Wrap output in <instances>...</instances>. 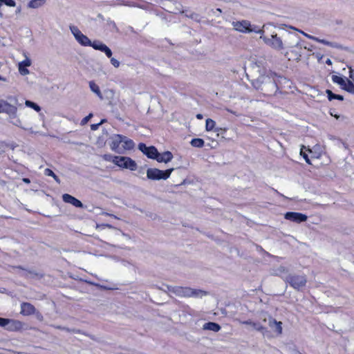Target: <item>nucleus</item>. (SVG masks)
<instances>
[{
    "mask_svg": "<svg viewBox=\"0 0 354 354\" xmlns=\"http://www.w3.org/2000/svg\"><path fill=\"white\" fill-rule=\"evenodd\" d=\"M289 81L276 73L270 71L267 75H260L253 83L254 87L260 89L266 95H275L281 88L283 83H288Z\"/></svg>",
    "mask_w": 354,
    "mask_h": 354,
    "instance_id": "f257e3e1",
    "label": "nucleus"
},
{
    "mask_svg": "<svg viewBox=\"0 0 354 354\" xmlns=\"http://www.w3.org/2000/svg\"><path fill=\"white\" fill-rule=\"evenodd\" d=\"M167 291L180 297H202L207 294L200 289H193L189 287L167 286Z\"/></svg>",
    "mask_w": 354,
    "mask_h": 354,
    "instance_id": "f03ea898",
    "label": "nucleus"
},
{
    "mask_svg": "<svg viewBox=\"0 0 354 354\" xmlns=\"http://www.w3.org/2000/svg\"><path fill=\"white\" fill-rule=\"evenodd\" d=\"M285 282L288 283L295 290L299 291L303 289L307 283L306 275H299L296 274H288L283 277Z\"/></svg>",
    "mask_w": 354,
    "mask_h": 354,
    "instance_id": "7ed1b4c3",
    "label": "nucleus"
},
{
    "mask_svg": "<svg viewBox=\"0 0 354 354\" xmlns=\"http://www.w3.org/2000/svg\"><path fill=\"white\" fill-rule=\"evenodd\" d=\"M9 99L11 102H14L13 104L8 103L6 100H0V113H6L9 115L10 119H15L17 113V106H20L21 104L18 103V100L16 97H10Z\"/></svg>",
    "mask_w": 354,
    "mask_h": 354,
    "instance_id": "20e7f679",
    "label": "nucleus"
},
{
    "mask_svg": "<svg viewBox=\"0 0 354 354\" xmlns=\"http://www.w3.org/2000/svg\"><path fill=\"white\" fill-rule=\"evenodd\" d=\"M232 26L236 31L248 33V32H256V33H263V30L259 29L257 26L252 27L250 22L248 20H242L232 22Z\"/></svg>",
    "mask_w": 354,
    "mask_h": 354,
    "instance_id": "39448f33",
    "label": "nucleus"
},
{
    "mask_svg": "<svg viewBox=\"0 0 354 354\" xmlns=\"http://www.w3.org/2000/svg\"><path fill=\"white\" fill-rule=\"evenodd\" d=\"M260 39H261L265 44L275 50H280L283 49V32L280 36H278L277 33L272 32L270 35V37L261 35Z\"/></svg>",
    "mask_w": 354,
    "mask_h": 354,
    "instance_id": "423d86ee",
    "label": "nucleus"
},
{
    "mask_svg": "<svg viewBox=\"0 0 354 354\" xmlns=\"http://www.w3.org/2000/svg\"><path fill=\"white\" fill-rule=\"evenodd\" d=\"M174 170V168H170L165 171L157 168H149L147 170V177L151 180H167L169 178Z\"/></svg>",
    "mask_w": 354,
    "mask_h": 354,
    "instance_id": "0eeeda50",
    "label": "nucleus"
},
{
    "mask_svg": "<svg viewBox=\"0 0 354 354\" xmlns=\"http://www.w3.org/2000/svg\"><path fill=\"white\" fill-rule=\"evenodd\" d=\"M283 48L300 47V38L299 35L293 32H283Z\"/></svg>",
    "mask_w": 354,
    "mask_h": 354,
    "instance_id": "6e6552de",
    "label": "nucleus"
},
{
    "mask_svg": "<svg viewBox=\"0 0 354 354\" xmlns=\"http://www.w3.org/2000/svg\"><path fill=\"white\" fill-rule=\"evenodd\" d=\"M112 161L120 167L128 169L131 171H136L137 169L136 162L129 157L114 156Z\"/></svg>",
    "mask_w": 354,
    "mask_h": 354,
    "instance_id": "1a4fd4ad",
    "label": "nucleus"
},
{
    "mask_svg": "<svg viewBox=\"0 0 354 354\" xmlns=\"http://www.w3.org/2000/svg\"><path fill=\"white\" fill-rule=\"evenodd\" d=\"M70 30L75 37V39L82 46H88L91 44V41L88 37L84 35L77 26H71Z\"/></svg>",
    "mask_w": 354,
    "mask_h": 354,
    "instance_id": "9d476101",
    "label": "nucleus"
},
{
    "mask_svg": "<svg viewBox=\"0 0 354 354\" xmlns=\"http://www.w3.org/2000/svg\"><path fill=\"white\" fill-rule=\"evenodd\" d=\"M284 218L290 221L300 223L304 222L307 220L308 216L302 213L299 212H286L284 215Z\"/></svg>",
    "mask_w": 354,
    "mask_h": 354,
    "instance_id": "9b49d317",
    "label": "nucleus"
},
{
    "mask_svg": "<svg viewBox=\"0 0 354 354\" xmlns=\"http://www.w3.org/2000/svg\"><path fill=\"white\" fill-rule=\"evenodd\" d=\"M24 327V323L15 319H7V322L6 323V326H3L6 330L10 331H17L20 330Z\"/></svg>",
    "mask_w": 354,
    "mask_h": 354,
    "instance_id": "f8f14e48",
    "label": "nucleus"
},
{
    "mask_svg": "<svg viewBox=\"0 0 354 354\" xmlns=\"http://www.w3.org/2000/svg\"><path fill=\"white\" fill-rule=\"evenodd\" d=\"M123 136L120 134L114 135L111 140V148L113 151L117 153H121L122 147H120V145L122 144Z\"/></svg>",
    "mask_w": 354,
    "mask_h": 354,
    "instance_id": "ddd939ff",
    "label": "nucleus"
},
{
    "mask_svg": "<svg viewBox=\"0 0 354 354\" xmlns=\"http://www.w3.org/2000/svg\"><path fill=\"white\" fill-rule=\"evenodd\" d=\"M36 313L35 307L30 303L23 302L21 304L20 313L24 316H30Z\"/></svg>",
    "mask_w": 354,
    "mask_h": 354,
    "instance_id": "4468645a",
    "label": "nucleus"
},
{
    "mask_svg": "<svg viewBox=\"0 0 354 354\" xmlns=\"http://www.w3.org/2000/svg\"><path fill=\"white\" fill-rule=\"evenodd\" d=\"M62 200L64 203L71 204L76 207L82 208L84 207L82 203L80 200L68 194H63Z\"/></svg>",
    "mask_w": 354,
    "mask_h": 354,
    "instance_id": "2eb2a0df",
    "label": "nucleus"
},
{
    "mask_svg": "<svg viewBox=\"0 0 354 354\" xmlns=\"http://www.w3.org/2000/svg\"><path fill=\"white\" fill-rule=\"evenodd\" d=\"M242 324L250 325L254 328V330L262 333L263 336L268 332L267 328L262 326L260 323L252 322V320H246L241 322Z\"/></svg>",
    "mask_w": 354,
    "mask_h": 354,
    "instance_id": "dca6fc26",
    "label": "nucleus"
},
{
    "mask_svg": "<svg viewBox=\"0 0 354 354\" xmlns=\"http://www.w3.org/2000/svg\"><path fill=\"white\" fill-rule=\"evenodd\" d=\"M300 32L304 34L308 38H309L310 39H313V40H315V41H317L319 43L323 44L324 45H326V46H330V47H333V48H341V46L339 44H338L337 43L330 42V41L325 40V39H322L315 37L314 36L309 35L304 32L303 31H300Z\"/></svg>",
    "mask_w": 354,
    "mask_h": 354,
    "instance_id": "f3484780",
    "label": "nucleus"
},
{
    "mask_svg": "<svg viewBox=\"0 0 354 354\" xmlns=\"http://www.w3.org/2000/svg\"><path fill=\"white\" fill-rule=\"evenodd\" d=\"M173 158V154L171 151H167L163 152L162 153H160L158 152V154L156 157V160L158 162H165L167 163L170 162Z\"/></svg>",
    "mask_w": 354,
    "mask_h": 354,
    "instance_id": "a211bd4d",
    "label": "nucleus"
},
{
    "mask_svg": "<svg viewBox=\"0 0 354 354\" xmlns=\"http://www.w3.org/2000/svg\"><path fill=\"white\" fill-rule=\"evenodd\" d=\"M203 330H212L214 332H218L221 330V326L215 322H207L205 323L203 326Z\"/></svg>",
    "mask_w": 354,
    "mask_h": 354,
    "instance_id": "6ab92c4d",
    "label": "nucleus"
},
{
    "mask_svg": "<svg viewBox=\"0 0 354 354\" xmlns=\"http://www.w3.org/2000/svg\"><path fill=\"white\" fill-rule=\"evenodd\" d=\"M158 154L157 149L153 146L149 147L147 151L145 152V155L151 159L156 160Z\"/></svg>",
    "mask_w": 354,
    "mask_h": 354,
    "instance_id": "aec40b11",
    "label": "nucleus"
},
{
    "mask_svg": "<svg viewBox=\"0 0 354 354\" xmlns=\"http://www.w3.org/2000/svg\"><path fill=\"white\" fill-rule=\"evenodd\" d=\"M122 139V149H132L134 147V142L132 140L129 139L127 137L123 136Z\"/></svg>",
    "mask_w": 354,
    "mask_h": 354,
    "instance_id": "412c9836",
    "label": "nucleus"
},
{
    "mask_svg": "<svg viewBox=\"0 0 354 354\" xmlns=\"http://www.w3.org/2000/svg\"><path fill=\"white\" fill-rule=\"evenodd\" d=\"M182 14H185V16L189 19H192L197 22L201 21V17L198 14L194 12H187V10H183L180 12Z\"/></svg>",
    "mask_w": 354,
    "mask_h": 354,
    "instance_id": "4be33fe9",
    "label": "nucleus"
},
{
    "mask_svg": "<svg viewBox=\"0 0 354 354\" xmlns=\"http://www.w3.org/2000/svg\"><path fill=\"white\" fill-rule=\"evenodd\" d=\"M342 88L350 93H354V84L348 79H346L344 85L342 86Z\"/></svg>",
    "mask_w": 354,
    "mask_h": 354,
    "instance_id": "5701e85b",
    "label": "nucleus"
},
{
    "mask_svg": "<svg viewBox=\"0 0 354 354\" xmlns=\"http://www.w3.org/2000/svg\"><path fill=\"white\" fill-rule=\"evenodd\" d=\"M89 87L91 90L95 93L101 100L103 99L102 95L101 93L100 89L99 86L93 81L89 82Z\"/></svg>",
    "mask_w": 354,
    "mask_h": 354,
    "instance_id": "b1692460",
    "label": "nucleus"
},
{
    "mask_svg": "<svg viewBox=\"0 0 354 354\" xmlns=\"http://www.w3.org/2000/svg\"><path fill=\"white\" fill-rule=\"evenodd\" d=\"M44 3V0H31L28 3V7L29 8H38L41 7Z\"/></svg>",
    "mask_w": 354,
    "mask_h": 354,
    "instance_id": "393cba45",
    "label": "nucleus"
},
{
    "mask_svg": "<svg viewBox=\"0 0 354 354\" xmlns=\"http://www.w3.org/2000/svg\"><path fill=\"white\" fill-rule=\"evenodd\" d=\"M326 93H327L328 98L330 101L333 100H344V97L342 95L335 94L329 89H327Z\"/></svg>",
    "mask_w": 354,
    "mask_h": 354,
    "instance_id": "a878e982",
    "label": "nucleus"
},
{
    "mask_svg": "<svg viewBox=\"0 0 354 354\" xmlns=\"http://www.w3.org/2000/svg\"><path fill=\"white\" fill-rule=\"evenodd\" d=\"M288 268L283 266H280L275 270V274L277 276H280L282 279H283V277H284L283 274H288Z\"/></svg>",
    "mask_w": 354,
    "mask_h": 354,
    "instance_id": "bb28decb",
    "label": "nucleus"
},
{
    "mask_svg": "<svg viewBox=\"0 0 354 354\" xmlns=\"http://www.w3.org/2000/svg\"><path fill=\"white\" fill-rule=\"evenodd\" d=\"M54 327L55 328H57V329L63 330H65V331L68 332V333H81V334L86 335L84 333L82 332L80 330L75 329V328H72L71 329V328H67V327L61 326H55Z\"/></svg>",
    "mask_w": 354,
    "mask_h": 354,
    "instance_id": "cd10ccee",
    "label": "nucleus"
},
{
    "mask_svg": "<svg viewBox=\"0 0 354 354\" xmlns=\"http://www.w3.org/2000/svg\"><path fill=\"white\" fill-rule=\"evenodd\" d=\"M190 143L194 147L201 148L204 146V140L201 138H194Z\"/></svg>",
    "mask_w": 354,
    "mask_h": 354,
    "instance_id": "c85d7f7f",
    "label": "nucleus"
},
{
    "mask_svg": "<svg viewBox=\"0 0 354 354\" xmlns=\"http://www.w3.org/2000/svg\"><path fill=\"white\" fill-rule=\"evenodd\" d=\"M215 126H216V122L214 120H213L210 118H208L206 120V124H205L206 131H213L214 129L215 128Z\"/></svg>",
    "mask_w": 354,
    "mask_h": 354,
    "instance_id": "c756f323",
    "label": "nucleus"
},
{
    "mask_svg": "<svg viewBox=\"0 0 354 354\" xmlns=\"http://www.w3.org/2000/svg\"><path fill=\"white\" fill-rule=\"evenodd\" d=\"M104 46L105 44L100 41H94L93 42L91 41V44L88 46H92L95 50L102 51Z\"/></svg>",
    "mask_w": 354,
    "mask_h": 354,
    "instance_id": "7c9ffc66",
    "label": "nucleus"
},
{
    "mask_svg": "<svg viewBox=\"0 0 354 354\" xmlns=\"http://www.w3.org/2000/svg\"><path fill=\"white\" fill-rule=\"evenodd\" d=\"M44 174L53 177L57 183H60V179L51 169L48 168L44 170Z\"/></svg>",
    "mask_w": 354,
    "mask_h": 354,
    "instance_id": "2f4dec72",
    "label": "nucleus"
},
{
    "mask_svg": "<svg viewBox=\"0 0 354 354\" xmlns=\"http://www.w3.org/2000/svg\"><path fill=\"white\" fill-rule=\"evenodd\" d=\"M272 323L274 324V330L277 332L278 335L282 334V322L277 321H272Z\"/></svg>",
    "mask_w": 354,
    "mask_h": 354,
    "instance_id": "473e14b6",
    "label": "nucleus"
},
{
    "mask_svg": "<svg viewBox=\"0 0 354 354\" xmlns=\"http://www.w3.org/2000/svg\"><path fill=\"white\" fill-rule=\"evenodd\" d=\"M332 80L333 82L338 84L339 85L342 87L343 85H344V83L346 82V80H344L343 77L337 75H333L332 76Z\"/></svg>",
    "mask_w": 354,
    "mask_h": 354,
    "instance_id": "72a5a7b5",
    "label": "nucleus"
},
{
    "mask_svg": "<svg viewBox=\"0 0 354 354\" xmlns=\"http://www.w3.org/2000/svg\"><path fill=\"white\" fill-rule=\"evenodd\" d=\"M25 104L28 107L32 108L36 111H39L41 110V108L39 105L30 100H26Z\"/></svg>",
    "mask_w": 354,
    "mask_h": 354,
    "instance_id": "f704fd0d",
    "label": "nucleus"
},
{
    "mask_svg": "<svg viewBox=\"0 0 354 354\" xmlns=\"http://www.w3.org/2000/svg\"><path fill=\"white\" fill-rule=\"evenodd\" d=\"M24 55L25 56L26 59L24 61L19 62V64H21V66L22 65V66H30L32 64L31 60L26 55V53L24 52Z\"/></svg>",
    "mask_w": 354,
    "mask_h": 354,
    "instance_id": "c9c22d12",
    "label": "nucleus"
},
{
    "mask_svg": "<svg viewBox=\"0 0 354 354\" xmlns=\"http://www.w3.org/2000/svg\"><path fill=\"white\" fill-rule=\"evenodd\" d=\"M19 72L21 75H26L30 73L29 70L26 66H22L21 64H18Z\"/></svg>",
    "mask_w": 354,
    "mask_h": 354,
    "instance_id": "e433bc0d",
    "label": "nucleus"
},
{
    "mask_svg": "<svg viewBox=\"0 0 354 354\" xmlns=\"http://www.w3.org/2000/svg\"><path fill=\"white\" fill-rule=\"evenodd\" d=\"M0 3L10 7H15L16 6V2L14 0H0Z\"/></svg>",
    "mask_w": 354,
    "mask_h": 354,
    "instance_id": "4c0bfd02",
    "label": "nucleus"
},
{
    "mask_svg": "<svg viewBox=\"0 0 354 354\" xmlns=\"http://www.w3.org/2000/svg\"><path fill=\"white\" fill-rule=\"evenodd\" d=\"M303 148H305V147H304V146H302V148L301 149L300 154H301V156H303V158H304V160H306V162L308 164L310 165V164H311V162H310V159H309V158H308V156L307 153H306V152H304V151H303Z\"/></svg>",
    "mask_w": 354,
    "mask_h": 354,
    "instance_id": "58836bf2",
    "label": "nucleus"
},
{
    "mask_svg": "<svg viewBox=\"0 0 354 354\" xmlns=\"http://www.w3.org/2000/svg\"><path fill=\"white\" fill-rule=\"evenodd\" d=\"M102 52H104L109 58L112 56V51L106 45L104 46Z\"/></svg>",
    "mask_w": 354,
    "mask_h": 354,
    "instance_id": "ea45409f",
    "label": "nucleus"
},
{
    "mask_svg": "<svg viewBox=\"0 0 354 354\" xmlns=\"http://www.w3.org/2000/svg\"><path fill=\"white\" fill-rule=\"evenodd\" d=\"M138 148L140 151H141L145 155V152L147 151L149 147H147L145 144L140 142L138 145Z\"/></svg>",
    "mask_w": 354,
    "mask_h": 354,
    "instance_id": "a19ab883",
    "label": "nucleus"
},
{
    "mask_svg": "<svg viewBox=\"0 0 354 354\" xmlns=\"http://www.w3.org/2000/svg\"><path fill=\"white\" fill-rule=\"evenodd\" d=\"M93 117V114L92 113H89L87 116H86L85 118H84L82 121H81V124L82 125H85L86 124H87V122L89 121V120Z\"/></svg>",
    "mask_w": 354,
    "mask_h": 354,
    "instance_id": "79ce46f5",
    "label": "nucleus"
},
{
    "mask_svg": "<svg viewBox=\"0 0 354 354\" xmlns=\"http://www.w3.org/2000/svg\"><path fill=\"white\" fill-rule=\"evenodd\" d=\"M13 120H13V121H12L11 122H12L14 125H15V126H17V127H21V128H22V129H26V128H24V127H23L21 126V120H20L19 119H18V118H17V116L16 117V118H15V119H13Z\"/></svg>",
    "mask_w": 354,
    "mask_h": 354,
    "instance_id": "37998d69",
    "label": "nucleus"
},
{
    "mask_svg": "<svg viewBox=\"0 0 354 354\" xmlns=\"http://www.w3.org/2000/svg\"><path fill=\"white\" fill-rule=\"evenodd\" d=\"M111 58V64L115 67V68H118L120 66V62L118 60H117L116 59H115L114 57H110Z\"/></svg>",
    "mask_w": 354,
    "mask_h": 354,
    "instance_id": "c03bdc74",
    "label": "nucleus"
},
{
    "mask_svg": "<svg viewBox=\"0 0 354 354\" xmlns=\"http://www.w3.org/2000/svg\"><path fill=\"white\" fill-rule=\"evenodd\" d=\"M268 321L269 326L272 328H274V324L272 323V321H277V320L275 319H274L273 317H272L271 316H269Z\"/></svg>",
    "mask_w": 354,
    "mask_h": 354,
    "instance_id": "a18cd8bd",
    "label": "nucleus"
},
{
    "mask_svg": "<svg viewBox=\"0 0 354 354\" xmlns=\"http://www.w3.org/2000/svg\"><path fill=\"white\" fill-rule=\"evenodd\" d=\"M6 322H7V318L0 317V326L1 327L5 326Z\"/></svg>",
    "mask_w": 354,
    "mask_h": 354,
    "instance_id": "49530a36",
    "label": "nucleus"
},
{
    "mask_svg": "<svg viewBox=\"0 0 354 354\" xmlns=\"http://www.w3.org/2000/svg\"><path fill=\"white\" fill-rule=\"evenodd\" d=\"M226 130H227V129H226L225 128V129H222V128H220V127H217V128H216V127H215V128L214 129V131L215 132H217V135H218V136L219 135V132H220V131L225 132V131H226Z\"/></svg>",
    "mask_w": 354,
    "mask_h": 354,
    "instance_id": "de8ad7c7",
    "label": "nucleus"
},
{
    "mask_svg": "<svg viewBox=\"0 0 354 354\" xmlns=\"http://www.w3.org/2000/svg\"><path fill=\"white\" fill-rule=\"evenodd\" d=\"M349 77L354 82V70L350 68Z\"/></svg>",
    "mask_w": 354,
    "mask_h": 354,
    "instance_id": "09e8293b",
    "label": "nucleus"
},
{
    "mask_svg": "<svg viewBox=\"0 0 354 354\" xmlns=\"http://www.w3.org/2000/svg\"><path fill=\"white\" fill-rule=\"evenodd\" d=\"M100 126V125L99 123H97V124H93L91 125V129L93 131H95V130H97L99 128Z\"/></svg>",
    "mask_w": 354,
    "mask_h": 354,
    "instance_id": "8fccbe9b",
    "label": "nucleus"
},
{
    "mask_svg": "<svg viewBox=\"0 0 354 354\" xmlns=\"http://www.w3.org/2000/svg\"><path fill=\"white\" fill-rule=\"evenodd\" d=\"M109 24L112 25V26L113 27V28L115 29L116 31H118V28H117L116 24L114 21H110Z\"/></svg>",
    "mask_w": 354,
    "mask_h": 354,
    "instance_id": "3c124183",
    "label": "nucleus"
},
{
    "mask_svg": "<svg viewBox=\"0 0 354 354\" xmlns=\"http://www.w3.org/2000/svg\"><path fill=\"white\" fill-rule=\"evenodd\" d=\"M330 115L332 116H333L334 118H335L336 119H339L340 118V115H337V114H333V113H330Z\"/></svg>",
    "mask_w": 354,
    "mask_h": 354,
    "instance_id": "603ef678",
    "label": "nucleus"
},
{
    "mask_svg": "<svg viewBox=\"0 0 354 354\" xmlns=\"http://www.w3.org/2000/svg\"><path fill=\"white\" fill-rule=\"evenodd\" d=\"M23 181L26 183H30V180L29 178H23Z\"/></svg>",
    "mask_w": 354,
    "mask_h": 354,
    "instance_id": "864d4df0",
    "label": "nucleus"
},
{
    "mask_svg": "<svg viewBox=\"0 0 354 354\" xmlns=\"http://www.w3.org/2000/svg\"><path fill=\"white\" fill-rule=\"evenodd\" d=\"M21 10V8L20 6L18 7L17 9L16 10V14L20 13Z\"/></svg>",
    "mask_w": 354,
    "mask_h": 354,
    "instance_id": "5fc2aeb1",
    "label": "nucleus"
},
{
    "mask_svg": "<svg viewBox=\"0 0 354 354\" xmlns=\"http://www.w3.org/2000/svg\"><path fill=\"white\" fill-rule=\"evenodd\" d=\"M196 118L198 119H202L203 118V115L201 114V113H198V114L196 115Z\"/></svg>",
    "mask_w": 354,
    "mask_h": 354,
    "instance_id": "6e6d98bb",
    "label": "nucleus"
},
{
    "mask_svg": "<svg viewBox=\"0 0 354 354\" xmlns=\"http://www.w3.org/2000/svg\"><path fill=\"white\" fill-rule=\"evenodd\" d=\"M2 4L0 3V8H1ZM0 17H3V13L1 12V9H0Z\"/></svg>",
    "mask_w": 354,
    "mask_h": 354,
    "instance_id": "4d7b16f0",
    "label": "nucleus"
},
{
    "mask_svg": "<svg viewBox=\"0 0 354 354\" xmlns=\"http://www.w3.org/2000/svg\"><path fill=\"white\" fill-rule=\"evenodd\" d=\"M0 80L3 81V82H6L7 81L6 77H2L1 75H0Z\"/></svg>",
    "mask_w": 354,
    "mask_h": 354,
    "instance_id": "13d9d810",
    "label": "nucleus"
},
{
    "mask_svg": "<svg viewBox=\"0 0 354 354\" xmlns=\"http://www.w3.org/2000/svg\"><path fill=\"white\" fill-rule=\"evenodd\" d=\"M106 120L105 119H102L100 122H99L100 125H101L102 124L104 123Z\"/></svg>",
    "mask_w": 354,
    "mask_h": 354,
    "instance_id": "bf43d9fd",
    "label": "nucleus"
},
{
    "mask_svg": "<svg viewBox=\"0 0 354 354\" xmlns=\"http://www.w3.org/2000/svg\"><path fill=\"white\" fill-rule=\"evenodd\" d=\"M122 235L127 239H130V236L124 233H122Z\"/></svg>",
    "mask_w": 354,
    "mask_h": 354,
    "instance_id": "052dcab7",
    "label": "nucleus"
},
{
    "mask_svg": "<svg viewBox=\"0 0 354 354\" xmlns=\"http://www.w3.org/2000/svg\"><path fill=\"white\" fill-rule=\"evenodd\" d=\"M326 63L328 64H331V61L328 59L327 61H326Z\"/></svg>",
    "mask_w": 354,
    "mask_h": 354,
    "instance_id": "680f3d73",
    "label": "nucleus"
},
{
    "mask_svg": "<svg viewBox=\"0 0 354 354\" xmlns=\"http://www.w3.org/2000/svg\"><path fill=\"white\" fill-rule=\"evenodd\" d=\"M29 273L32 275H37V274L34 273L33 272H29Z\"/></svg>",
    "mask_w": 354,
    "mask_h": 354,
    "instance_id": "e2e57ef3",
    "label": "nucleus"
},
{
    "mask_svg": "<svg viewBox=\"0 0 354 354\" xmlns=\"http://www.w3.org/2000/svg\"><path fill=\"white\" fill-rule=\"evenodd\" d=\"M227 111H229V112H230V113H233V114H235V113H234V112H233L232 111H231V110H230V109H227Z\"/></svg>",
    "mask_w": 354,
    "mask_h": 354,
    "instance_id": "0e129e2a",
    "label": "nucleus"
},
{
    "mask_svg": "<svg viewBox=\"0 0 354 354\" xmlns=\"http://www.w3.org/2000/svg\"><path fill=\"white\" fill-rule=\"evenodd\" d=\"M218 12H221V10L220 8L217 9Z\"/></svg>",
    "mask_w": 354,
    "mask_h": 354,
    "instance_id": "69168bd1",
    "label": "nucleus"
},
{
    "mask_svg": "<svg viewBox=\"0 0 354 354\" xmlns=\"http://www.w3.org/2000/svg\"><path fill=\"white\" fill-rule=\"evenodd\" d=\"M290 28H292V29H294V30H297V29H296V28H292V27H290Z\"/></svg>",
    "mask_w": 354,
    "mask_h": 354,
    "instance_id": "338daca9",
    "label": "nucleus"
}]
</instances>
